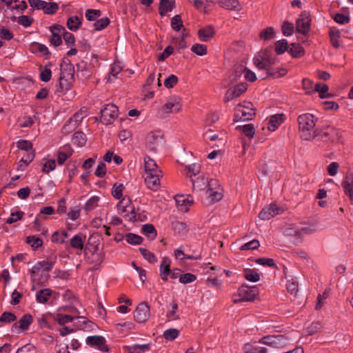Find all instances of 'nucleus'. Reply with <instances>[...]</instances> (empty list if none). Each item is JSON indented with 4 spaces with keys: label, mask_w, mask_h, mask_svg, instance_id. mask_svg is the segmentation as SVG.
<instances>
[{
    "label": "nucleus",
    "mask_w": 353,
    "mask_h": 353,
    "mask_svg": "<svg viewBox=\"0 0 353 353\" xmlns=\"http://www.w3.org/2000/svg\"><path fill=\"white\" fill-rule=\"evenodd\" d=\"M144 167L145 185L152 191H157L160 188L161 179L163 177L161 170L148 156L144 157Z\"/></svg>",
    "instance_id": "f257e3e1"
},
{
    "label": "nucleus",
    "mask_w": 353,
    "mask_h": 353,
    "mask_svg": "<svg viewBox=\"0 0 353 353\" xmlns=\"http://www.w3.org/2000/svg\"><path fill=\"white\" fill-rule=\"evenodd\" d=\"M299 131L302 139L309 141L315 139L317 134V130H314V126L317 121L313 114L305 113L301 114L297 118Z\"/></svg>",
    "instance_id": "f03ea898"
},
{
    "label": "nucleus",
    "mask_w": 353,
    "mask_h": 353,
    "mask_svg": "<svg viewBox=\"0 0 353 353\" xmlns=\"http://www.w3.org/2000/svg\"><path fill=\"white\" fill-rule=\"evenodd\" d=\"M61 74L59 79V89L58 92H65L70 88L74 78V68L71 65H61Z\"/></svg>",
    "instance_id": "7ed1b4c3"
},
{
    "label": "nucleus",
    "mask_w": 353,
    "mask_h": 353,
    "mask_svg": "<svg viewBox=\"0 0 353 353\" xmlns=\"http://www.w3.org/2000/svg\"><path fill=\"white\" fill-rule=\"evenodd\" d=\"M255 115L253 104L248 101H243L238 104L234 109V121H248Z\"/></svg>",
    "instance_id": "20e7f679"
},
{
    "label": "nucleus",
    "mask_w": 353,
    "mask_h": 353,
    "mask_svg": "<svg viewBox=\"0 0 353 353\" xmlns=\"http://www.w3.org/2000/svg\"><path fill=\"white\" fill-rule=\"evenodd\" d=\"M258 294L259 290L256 286L249 287L243 285L239 288L237 293L232 296V301L235 303L242 301H253Z\"/></svg>",
    "instance_id": "39448f33"
},
{
    "label": "nucleus",
    "mask_w": 353,
    "mask_h": 353,
    "mask_svg": "<svg viewBox=\"0 0 353 353\" xmlns=\"http://www.w3.org/2000/svg\"><path fill=\"white\" fill-rule=\"evenodd\" d=\"M119 214L128 221H136V214L134 211V207L129 198H123L117 205Z\"/></svg>",
    "instance_id": "423d86ee"
},
{
    "label": "nucleus",
    "mask_w": 353,
    "mask_h": 353,
    "mask_svg": "<svg viewBox=\"0 0 353 353\" xmlns=\"http://www.w3.org/2000/svg\"><path fill=\"white\" fill-rule=\"evenodd\" d=\"M206 196L210 203L219 201L222 199V190L217 180L210 179L209 181Z\"/></svg>",
    "instance_id": "0eeeda50"
},
{
    "label": "nucleus",
    "mask_w": 353,
    "mask_h": 353,
    "mask_svg": "<svg viewBox=\"0 0 353 353\" xmlns=\"http://www.w3.org/2000/svg\"><path fill=\"white\" fill-rule=\"evenodd\" d=\"M311 19L310 14L304 11L303 12L296 22V30L299 34L305 36L310 30Z\"/></svg>",
    "instance_id": "6e6552de"
},
{
    "label": "nucleus",
    "mask_w": 353,
    "mask_h": 353,
    "mask_svg": "<svg viewBox=\"0 0 353 353\" xmlns=\"http://www.w3.org/2000/svg\"><path fill=\"white\" fill-rule=\"evenodd\" d=\"M118 117V108L114 104H108L101 110V119L103 123H112Z\"/></svg>",
    "instance_id": "1a4fd4ad"
},
{
    "label": "nucleus",
    "mask_w": 353,
    "mask_h": 353,
    "mask_svg": "<svg viewBox=\"0 0 353 353\" xmlns=\"http://www.w3.org/2000/svg\"><path fill=\"white\" fill-rule=\"evenodd\" d=\"M181 109V101L179 98L176 97H170L166 103L162 107L159 113L162 115L170 114V113H177Z\"/></svg>",
    "instance_id": "9d476101"
},
{
    "label": "nucleus",
    "mask_w": 353,
    "mask_h": 353,
    "mask_svg": "<svg viewBox=\"0 0 353 353\" xmlns=\"http://www.w3.org/2000/svg\"><path fill=\"white\" fill-rule=\"evenodd\" d=\"M259 342L272 347L280 348L287 344V339L283 335H272L263 337Z\"/></svg>",
    "instance_id": "9b49d317"
},
{
    "label": "nucleus",
    "mask_w": 353,
    "mask_h": 353,
    "mask_svg": "<svg viewBox=\"0 0 353 353\" xmlns=\"http://www.w3.org/2000/svg\"><path fill=\"white\" fill-rule=\"evenodd\" d=\"M150 316V309L146 303H140L134 312L135 321L139 323L145 322Z\"/></svg>",
    "instance_id": "f8f14e48"
},
{
    "label": "nucleus",
    "mask_w": 353,
    "mask_h": 353,
    "mask_svg": "<svg viewBox=\"0 0 353 353\" xmlns=\"http://www.w3.org/2000/svg\"><path fill=\"white\" fill-rule=\"evenodd\" d=\"M163 143V137L159 134L151 132L146 137V147L150 151L157 152Z\"/></svg>",
    "instance_id": "ddd939ff"
},
{
    "label": "nucleus",
    "mask_w": 353,
    "mask_h": 353,
    "mask_svg": "<svg viewBox=\"0 0 353 353\" xmlns=\"http://www.w3.org/2000/svg\"><path fill=\"white\" fill-rule=\"evenodd\" d=\"M248 89L246 83H241L229 88L225 94V101L228 102L234 98L239 97Z\"/></svg>",
    "instance_id": "4468645a"
},
{
    "label": "nucleus",
    "mask_w": 353,
    "mask_h": 353,
    "mask_svg": "<svg viewBox=\"0 0 353 353\" xmlns=\"http://www.w3.org/2000/svg\"><path fill=\"white\" fill-rule=\"evenodd\" d=\"M275 59L259 55L254 59V63L259 70H264L265 72L271 69L274 64Z\"/></svg>",
    "instance_id": "2eb2a0df"
},
{
    "label": "nucleus",
    "mask_w": 353,
    "mask_h": 353,
    "mask_svg": "<svg viewBox=\"0 0 353 353\" xmlns=\"http://www.w3.org/2000/svg\"><path fill=\"white\" fill-rule=\"evenodd\" d=\"M282 210L276 204H270L269 205L263 208L259 213V218L262 220H269L276 215L281 214Z\"/></svg>",
    "instance_id": "dca6fc26"
},
{
    "label": "nucleus",
    "mask_w": 353,
    "mask_h": 353,
    "mask_svg": "<svg viewBox=\"0 0 353 353\" xmlns=\"http://www.w3.org/2000/svg\"><path fill=\"white\" fill-rule=\"evenodd\" d=\"M32 321V316L30 314H26L22 316L18 322L12 325L11 330L13 332H17L19 330H27Z\"/></svg>",
    "instance_id": "f3484780"
},
{
    "label": "nucleus",
    "mask_w": 353,
    "mask_h": 353,
    "mask_svg": "<svg viewBox=\"0 0 353 353\" xmlns=\"http://www.w3.org/2000/svg\"><path fill=\"white\" fill-rule=\"evenodd\" d=\"M86 343L90 346L95 347L99 350L107 352L109 349L105 344V339L101 336H90L87 337Z\"/></svg>",
    "instance_id": "a211bd4d"
},
{
    "label": "nucleus",
    "mask_w": 353,
    "mask_h": 353,
    "mask_svg": "<svg viewBox=\"0 0 353 353\" xmlns=\"http://www.w3.org/2000/svg\"><path fill=\"white\" fill-rule=\"evenodd\" d=\"M317 130L318 140L323 141H334L339 139V132L334 128H327L325 130Z\"/></svg>",
    "instance_id": "6ab92c4d"
},
{
    "label": "nucleus",
    "mask_w": 353,
    "mask_h": 353,
    "mask_svg": "<svg viewBox=\"0 0 353 353\" xmlns=\"http://www.w3.org/2000/svg\"><path fill=\"white\" fill-rule=\"evenodd\" d=\"M177 208L179 211L186 212L193 203V199L190 195H177L175 197Z\"/></svg>",
    "instance_id": "aec40b11"
},
{
    "label": "nucleus",
    "mask_w": 353,
    "mask_h": 353,
    "mask_svg": "<svg viewBox=\"0 0 353 353\" xmlns=\"http://www.w3.org/2000/svg\"><path fill=\"white\" fill-rule=\"evenodd\" d=\"M285 236L291 237L294 244H297L302 241L301 234L299 228H287L283 232Z\"/></svg>",
    "instance_id": "412c9836"
},
{
    "label": "nucleus",
    "mask_w": 353,
    "mask_h": 353,
    "mask_svg": "<svg viewBox=\"0 0 353 353\" xmlns=\"http://www.w3.org/2000/svg\"><path fill=\"white\" fill-rule=\"evenodd\" d=\"M55 292L50 288H45L39 290L36 294V300L39 303H46L50 300V297L54 294Z\"/></svg>",
    "instance_id": "4be33fe9"
},
{
    "label": "nucleus",
    "mask_w": 353,
    "mask_h": 353,
    "mask_svg": "<svg viewBox=\"0 0 353 353\" xmlns=\"http://www.w3.org/2000/svg\"><path fill=\"white\" fill-rule=\"evenodd\" d=\"M214 35V30L212 26L202 28L198 31L199 39L203 42L210 41Z\"/></svg>",
    "instance_id": "5701e85b"
},
{
    "label": "nucleus",
    "mask_w": 353,
    "mask_h": 353,
    "mask_svg": "<svg viewBox=\"0 0 353 353\" xmlns=\"http://www.w3.org/2000/svg\"><path fill=\"white\" fill-rule=\"evenodd\" d=\"M170 258L165 256L163 258L160 265V275L161 279L164 281L168 280V275L170 273Z\"/></svg>",
    "instance_id": "b1692460"
},
{
    "label": "nucleus",
    "mask_w": 353,
    "mask_h": 353,
    "mask_svg": "<svg viewBox=\"0 0 353 353\" xmlns=\"http://www.w3.org/2000/svg\"><path fill=\"white\" fill-rule=\"evenodd\" d=\"M288 72V70L283 68H272L266 72L264 75H262L261 77L263 79H267L268 77H272L274 79H277L285 76Z\"/></svg>",
    "instance_id": "393cba45"
},
{
    "label": "nucleus",
    "mask_w": 353,
    "mask_h": 353,
    "mask_svg": "<svg viewBox=\"0 0 353 353\" xmlns=\"http://www.w3.org/2000/svg\"><path fill=\"white\" fill-rule=\"evenodd\" d=\"M342 186L350 201L353 202V175L346 176L345 181L342 183Z\"/></svg>",
    "instance_id": "a878e982"
},
{
    "label": "nucleus",
    "mask_w": 353,
    "mask_h": 353,
    "mask_svg": "<svg viewBox=\"0 0 353 353\" xmlns=\"http://www.w3.org/2000/svg\"><path fill=\"white\" fill-rule=\"evenodd\" d=\"M283 114H274L272 116L268 123V129L271 132L275 131L280 125L283 123Z\"/></svg>",
    "instance_id": "bb28decb"
},
{
    "label": "nucleus",
    "mask_w": 353,
    "mask_h": 353,
    "mask_svg": "<svg viewBox=\"0 0 353 353\" xmlns=\"http://www.w3.org/2000/svg\"><path fill=\"white\" fill-rule=\"evenodd\" d=\"M175 6L174 1L172 0H161L159 3V14L161 17L165 15L168 12H171Z\"/></svg>",
    "instance_id": "cd10ccee"
},
{
    "label": "nucleus",
    "mask_w": 353,
    "mask_h": 353,
    "mask_svg": "<svg viewBox=\"0 0 353 353\" xmlns=\"http://www.w3.org/2000/svg\"><path fill=\"white\" fill-rule=\"evenodd\" d=\"M289 53L294 58H301L305 54V50L299 43H292L289 46Z\"/></svg>",
    "instance_id": "c85d7f7f"
},
{
    "label": "nucleus",
    "mask_w": 353,
    "mask_h": 353,
    "mask_svg": "<svg viewBox=\"0 0 353 353\" xmlns=\"http://www.w3.org/2000/svg\"><path fill=\"white\" fill-rule=\"evenodd\" d=\"M329 36L330 43L335 48H339L341 46V32L339 30L334 28H331L329 30Z\"/></svg>",
    "instance_id": "c756f323"
},
{
    "label": "nucleus",
    "mask_w": 353,
    "mask_h": 353,
    "mask_svg": "<svg viewBox=\"0 0 353 353\" xmlns=\"http://www.w3.org/2000/svg\"><path fill=\"white\" fill-rule=\"evenodd\" d=\"M83 118V112H77L69 120L68 123L63 126V130L68 132L70 129V126L72 125L74 128H76Z\"/></svg>",
    "instance_id": "7c9ffc66"
},
{
    "label": "nucleus",
    "mask_w": 353,
    "mask_h": 353,
    "mask_svg": "<svg viewBox=\"0 0 353 353\" xmlns=\"http://www.w3.org/2000/svg\"><path fill=\"white\" fill-rule=\"evenodd\" d=\"M85 255L86 261L91 264H94L95 266L100 265L103 260V256L99 252H92L88 255V253L85 252Z\"/></svg>",
    "instance_id": "2f4dec72"
},
{
    "label": "nucleus",
    "mask_w": 353,
    "mask_h": 353,
    "mask_svg": "<svg viewBox=\"0 0 353 353\" xmlns=\"http://www.w3.org/2000/svg\"><path fill=\"white\" fill-rule=\"evenodd\" d=\"M209 181L204 176L198 177L195 180H192V188L193 190H202L207 185L208 186Z\"/></svg>",
    "instance_id": "473e14b6"
},
{
    "label": "nucleus",
    "mask_w": 353,
    "mask_h": 353,
    "mask_svg": "<svg viewBox=\"0 0 353 353\" xmlns=\"http://www.w3.org/2000/svg\"><path fill=\"white\" fill-rule=\"evenodd\" d=\"M220 6L229 10H238L239 3L238 0H219Z\"/></svg>",
    "instance_id": "72a5a7b5"
},
{
    "label": "nucleus",
    "mask_w": 353,
    "mask_h": 353,
    "mask_svg": "<svg viewBox=\"0 0 353 353\" xmlns=\"http://www.w3.org/2000/svg\"><path fill=\"white\" fill-rule=\"evenodd\" d=\"M31 50L34 53H39L41 55H48L50 54L48 48L41 43L34 42L31 44Z\"/></svg>",
    "instance_id": "f704fd0d"
},
{
    "label": "nucleus",
    "mask_w": 353,
    "mask_h": 353,
    "mask_svg": "<svg viewBox=\"0 0 353 353\" xmlns=\"http://www.w3.org/2000/svg\"><path fill=\"white\" fill-rule=\"evenodd\" d=\"M329 88L324 83H316L314 86V90L319 94L320 98L330 97V94L328 93Z\"/></svg>",
    "instance_id": "c9c22d12"
},
{
    "label": "nucleus",
    "mask_w": 353,
    "mask_h": 353,
    "mask_svg": "<svg viewBox=\"0 0 353 353\" xmlns=\"http://www.w3.org/2000/svg\"><path fill=\"white\" fill-rule=\"evenodd\" d=\"M81 23V19L77 16H72L68 18L67 21L68 28L72 31H76L79 28Z\"/></svg>",
    "instance_id": "e433bc0d"
},
{
    "label": "nucleus",
    "mask_w": 353,
    "mask_h": 353,
    "mask_svg": "<svg viewBox=\"0 0 353 353\" xmlns=\"http://www.w3.org/2000/svg\"><path fill=\"white\" fill-rule=\"evenodd\" d=\"M70 245L73 248L81 250L83 248L82 234L74 235L70 240Z\"/></svg>",
    "instance_id": "4c0bfd02"
},
{
    "label": "nucleus",
    "mask_w": 353,
    "mask_h": 353,
    "mask_svg": "<svg viewBox=\"0 0 353 353\" xmlns=\"http://www.w3.org/2000/svg\"><path fill=\"white\" fill-rule=\"evenodd\" d=\"M236 128L241 130L248 138H252L255 133L254 127L252 124L239 125Z\"/></svg>",
    "instance_id": "58836bf2"
},
{
    "label": "nucleus",
    "mask_w": 353,
    "mask_h": 353,
    "mask_svg": "<svg viewBox=\"0 0 353 353\" xmlns=\"http://www.w3.org/2000/svg\"><path fill=\"white\" fill-rule=\"evenodd\" d=\"M142 232L147 235L151 239H154L157 236V232L154 227L151 224H145L142 226Z\"/></svg>",
    "instance_id": "ea45409f"
},
{
    "label": "nucleus",
    "mask_w": 353,
    "mask_h": 353,
    "mask_svg": "<svg viewBox=\"0 0 353 353\" xmlns=\"http://www.w3.org/2000/svg\"><path fill=\"white\" fill-rule=\"evenodd\" d=\"M288 43L286 39L277 41L274 43L275 52L277 54H283L288 50Z\"/></svg>",
    "instance_id": "a19ab883"
},
{
    "label": "nucleus",
    "mask_w": 353,
    "mask_h": 353,
    "mask_svg": "<svg viewBox=\"0 0 353 353\" xmlns=\"http://www.w3.org/2000/svg\"><path fill=\"white\" fill-rule=\"evenodd\" d=\"M124 238L125 241L131 245H140L143 241L141 236L133 233H128L125 234Z\"/></svg>",
    "instance_id": "79ce46f5"
},
{
    "label": "nucleus",
    "mask_w": 353,
    "mask_h": 353,
    "mask_svg": "<svg viewBox=\"0 0 353 353\" xmlns=\"http://www.w3.org/2000/svg\"><path fill=\"white\" fill-rule=\"evenodd\" d=\"M121 72V68L118 64H114L108 73V81L113 82L118 78V74Z\"/></svg>",
    "instance_id": "37998d69"
},
{
    "label": "nucleus",
    "mask_w": 353,
    "mask_h": 353,
    "mask_svg": "<svg viewBox=\"0 0 353 353\" xmlns=\"http://www.w3.org/2000/svg\"><path fill=\"white\" fill-rule=\"evenodd\" d=\"M68 234L65 231L55 232L52 236V241L54 243H64Z\"/></svg>",
    "instance_id": "c03bdc74"
},
{
    "label": "nucleus",
    "mask_w": 353,
    "mask_h": 353,
    "mask_svg": "<svg viewBox=\"0 0 353 353\" xmlns=\"http://www.w3.org/2000/svg\"><path fill=\"white\" fill-rule=\"evenodd\" d=\"M200 165L197 163H193L189 165H187L185 168L186 172V175L188 177H192L193 176H196L200 172Z\"/></svg>",
    "instance_id": "a18cd8bd"
},
{
    "label": "nucleus",
    "mask_w": 353,
    "mask_h": 353,
    "mask_svg": "<svg viewBox=\"0 0 353 353\" xmlns=\"http://www.w3.org/2000/svg\"><path fill=\"white\" fill-rule=\"evenodd\" d=\"M179 331L175 328L168 329L163 332V337L166 341H173L179 336Z\"/></svg>",
    "instance_id": "49530a36"
},
{
    "label": "nucleus",
    "mask_w": 353,
    "mask_h": 353,
    "mask_svg": "<svg viewBox=\"0 0 353 353\" xmlns=\"http://www.w3.org/2000/svg\"><path fill=\"white\" fill-rule=\"evenodd\" d=\"M72 141L74 144H77L79 147H82L86 142L85 135L82 132H77L74 133Z\"/></svg>",
    "instance_id": "de8ad7c7"
},
{
    "label": "nucleus",
    "mask_w": 353,
    "mask_h": 353,
    "mask_svg": "<svg viewBox=\"0 0 353 353\" xmlns=\"http://www.w3.org/2000/svg\"><path fill=\"white\" fill-rule=\"evenodd\" d=\"M139 251L143 258L150 263H154L157 261V259L155 255L145 248H139Z\"/></svg>",
    "instance_id": "09e8293b"
},
{
    "label": "nucleus",
    "mask_w": 353,
    "mask_h": 353,
    "mask_svg": "<svg viewBox=\"0 0 353 353\" xmlns=\"http://www.w3.org/2000/svg\"><path fill=\"white\" fill-rule=\"evenodd\" d=\"M124 186L122 183H114L112 187V195L116 199H120L123 196Z\"/></svg>",
    "instance_id": "8fccbe9b"
},
{
    "label": "nucleus",
    "mask_w": 353,
    "mask_h": 353,
    "mask_svg": "<svg viewBox=\"0 0 353 353\" xmlns=\"http://www.w3.org/2000/svg\"><path fill=\"white\" fill-rule=\"evenodd\" d=\"M59 9V6L55 2L48 3L46 1V5L43 7V11L47 14H54Z\"/></svg>",
    "instance_id": "3c124183"
},
{
    "label": "nucleus",
    "mask_w": 353,
    "mask_h": 353,
    "mask_svg": "<svg viewBox=\"0 0 353 353\" xmlns=\"http://www.w3.org/2000/svg\"><path fill=\"white\" fill-rule=\"evenodd\" d=\"M17 320V316L14 313L4 312L0 316V322L4 323H10Z\"/></svg>",
    "instance_id": "603ef678"
},
{
    "label": "nucleus",
    "mask_w": 353,
    "mask_h": 353,
    "mask_svg": "<svg viewBox=\"0 0 353 353\" xmlns=\"http://www.w3.org/2000/svg\"><path fill=\"white\" fill-rule=\"evenodd\" d=\"M191 51L199 56H203L207 53V47L204 44L196 43L192 46Z\"/></svg>",
    "instance_id": "864d4df0"
},
{
    "label": "nucleus",
    "mask_w": 353,
    "mask_h": 353,
    "mask_svg": "<svg viewBox=\"0 0 353 353\" xmlns=\"http://www.w3.org/2000/svg\"><path fill=\"white\" fill-rule=\"evenodd\" d=\"M101 16V11L99 10L88 9L86 10L85 17L87 20L94 21Z\"/></svg>",
    "instance_id": "5fc2aeb1"
},
{
    "label": "nucleus",
    "mask_w": 353,
    "mask_h": 353,
    "mask_svg": "<svg viewBox=\"0 0 353 353\" xmlns=\"http://www.w3.org/2000/svg\"><path fill=\"white\" fill-rule=\"evenodd\" d=\"M110 23V20L107 17L101 18L97 20L94 24V28L97 31L101 30L107 27Z\"/></svg>",
    "instance_id": "6e6d98bb"
},
{
    "label": "nucleus",
    "mask_w": 353,
    "mask_h": 353,
    "mask_svg": "<svg viewBox=\"0 0 353 353\" xmlns=\"http://www.w3.org/2000/svg\"><path fill=\"white\" fill-rule=\"evenodd\" d=\"M171 27L176 31H179L181 27H183V22L180 14H176L172 18Z\"/></svg>",
    "instance_id": "4d7b16f0"
},
{
    "label": "nucleus",
    "mask_w": 353,
    "mask_h": 353,
    "mask_svg": "<svg viewBox=\"0 0 353 353\" xmlns=\"http://www.w3.org/2000/svg\"><path fill=\"white\" fill-rule=\"evenodd\" d=\"M275 32L272 27L263 30L260 33V37L263 40H270L274 37Z\"/></svg>",
    "instance_id": "13d9d810"
},
{
    "label": "nucleus",
    "mask_w": 353,
    "mask_h": 353,
    "mask_svg": "<svg viewBox=\"0 0 353 353\" xmlns=\"http://www.w3.org/2000/svg\"><path fill=\"white\" fill-rule=\"evenodd\" d=\"M260 246L259 241L258 240H252L250 241L243 245L241 246V250H255L257 249Z\"/></svg>",
    "instance_id": "bf43d9fd"
},
{
    "label": "nucleus",
    "mask_w": 353,
    "mask_h": 353,
    "mask_svg": "<svg viewBox=\"0 0 353 353\" xmlns=\"http://www.w3.org/2000/svg\"><path fill=\"white\" fill-rule=\"evenodd\" d=\"M41 269V263L37 262L30 270L31 279L33 282H36L38 281L37 274Z\"/></svg>",
    "instance_id": "052dcab7"
},
{
    "label": "nucleus",
    "mask_w": 353,
    "mask_h": 353,
    "mask_svg": "<svg viewBox=\"0 0 353 353\" xmlns=\"http://www.w3.org/2000/svg\"><path fill=\"white\" fill-rule=\"evenodd\" d=\"M244 277L249 281L257 282L260 279V275L252 270H248L245 272Z\"/></svg>",
    "instance_id": "680f3d73"
},
{
    "label": "nucleus",
    "mask_w": 353,
    "mask_h": 353,
    "mask_svg": "<svg viewBox=\"0 0 353 353\" xmlns=\"http://www.w3.org/2000/svg\"><path fill=\"white\" fill-rule=\"evenodd\" d=\"M282 32L285 36H291L294 32V26L288 21L283 22L282 25Z\"/></svg>",
    "instance_id": "e2e57ef3"
},
{
    "label": "nucleus",
    "mask_w": 353,
    "mask_h": 353,
    "mask_svg": "<svg viewBox=\"0 0 353 353\" xmlns=\"http://www.w3.org/2000/svg\"><path fill=\"white\" fill-rule=\"evenodd\" d=\"M196 277L194 274L191 273H186L181 274L179 276V282L183 284L192 283L196 280Z\"/></svg>",
    "instance_id": "0e129e2a"
},
{
    "label": "nucleus",
    "mask_w": 353,
    "mask_h": 353,
    "mask_svg": "<svg viewBox=\"0 0 353 353\" xmlns=\"http://www.w3.org/2000/svg\"><path fill=\"white\" fill-rule=\"evenodd\" d=\"M301 234V239L304 234H311L316 232V227L314 225H304L299 228Z\"/></svg>",
    "instance_id": "69168bd1"
},
{
    "label": "nucleus",
    "mask_w": 353,
    "mask_h": 353,
    "mask_svg": "<svg viewBox=\"0 0 353 353\" xmlns=\"http://www.w3.org/2000/svg\"><path fill=\"white\" fill-rule=\"evenodd\" d=\"M23 212L21 211H17L15 212H12L10 214V218L7 220L6 223L8 224H12L17 222L19 220H21L23 216Z\"/></svg>",
    "instance_id": "338daca9"
},
{
    "label": "nucleus",
    "mask_w": 353,
    "mask_h": 353,
    "mask_svg": "<svg viewBox=\"0 0 353 353\" xmlns=\"http://www.w3.org/2000/svg\"><path fill=\"white\" fill-rule=\"evenodd\" d=\"M26 242L34 248H38L42 245L41 239L34 236H28Z\"/></svg>",
    "instance_id": "774afa93"
}]
</instances>
